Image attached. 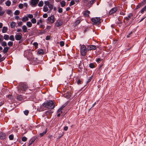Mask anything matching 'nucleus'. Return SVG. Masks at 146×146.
I'll return each mask as SVG.
<instances>
[{
  "instance_id": "nucleus-31",
  "label": "nucleus",
  "mask_w": 146,
  "mask_h": 146,
  "mask_svg": "<svg viewBox=\"0 0 146 146\" xmlns=\"http://www.w3.org/2000/svg\"><path fill=\"white\" fill-rule=\"evenodd\" d=\"M43 5V2L42 1H41L39 2V3L38 4V6L39 7H41Z\"/></svg>"
},
{
  "instance_id": "nucleus-33",
  "label": "nucleus",
  "mask_w": 146,
  "mask_h": 146,
  "mask_svg": "<svg viewBox=\"0 0 146 146\" xmlns=\"http://www.w3.org/2000/svg\"><path fill=\"white\" fill-rule=\"evenodd\" d=\"M1 45L3 46H7V43L5 41H3L2 42Z\"/></svg>"
},
{
  "instance_id": "nucleus-32",
  "label": "nucleus",
  "mask_w": 146,
  "mask_h": 146,
  "mask_svg": "<svg viewBox=\"0 0 146 146\" xmlns=\"http://www.w3.org/2000/svg\"><path fill=\"white\" fill-rule=\"evenodd\" d=\"M31 22L33 24H35L36 22V20L35 18H33L31 20Z\"/></svg>"
},
{
  "instance_id": "nucleus-63",
  "label": "nucleus",
  "mask_w": 146,
  "mask_h": 146,
  "mask_svg": "<svg viewBox=\"0 0 146 146\" xmlns=\"http://www.w3.org/2000/svg\"><path fill=\"white\" fill-rule=\"evenodd\" d=\"M81 81L80 80L78 79L77 81V83L78 84H81Z\"/></svg>"
},
{
  "instance_id": "nucleus-43",
  "label": "nucleus",
  "mask_w": 146,
  "mask_h": 146,
  "mask_svg": "<svg viewBox=\"0 0 146 146\" xmlns=\"http://www.w3.org/2000/svg\"><path fill=\"white\" fill-rule=\"evenodd\" d=\"M27 140V138L25 137H23L22 138V140L23 141H26Z\"/></svg>"
},
{
  "instance_id": "nucleus-40",
  "label": "nucleus",
  "mask_w": 146,
  "mask_h": 146,
  "mask_svg": "<svg viewBox=\"0 0 146 146\" xmlns=\"http://www.w3.org/2000/svg\"><path fill=\"white\" fill-rule=\"evenodd\" d=\"M27 16L28 17V18H29L30 19H33V15L32 14H27Z\"/></svg>"
},
{
  "instance_id": "nucleus-36",
  "label": "nucleus",
  "mask_w": 146,
  "mask_h": 146,
  "mask_svg": "<svg viewBox=\"0 0 146 146\" xmlns=\"http://www.w3.org/2000/svg\"><path fill=\"white\" fill-rule=\"evenodd\" d=\"M19 13L20 11L18 10H17L15 12L14 14L15 15H18L19 14Z\"/></svg>"
},
{
  "instance_id": "nucleus-57",
  "label": "nucleus",
  "mask_w": 146,
  "mask_h": 146,
  "mask_svg": "<svg viewBox=\"0 0 146 146\" xmlns=\"http://www.w3.org/2000/svg\"><path fill=\"white\" fill-rule=\"evenodd\" d=\"M48 17V15L46 13H44L43 15V17L44 18H46Z\"/></svg>"
},
{
  "instance_id": "nucleus-62",
  "label": "nucleus",
  "mask_w": 146,
  "mask_h": 146,
  "mask_svg": "<svg viewBox=\"0 0 146 146\" xmlns=\"http://www.w3.org/2000/svg\"><path fill=\"white\" fill-rule=\"evenodd\" d=\"M22 24L23 23L22 21H20L18 23V25L20 26H21L22 25Z\"/></svg>"
},
{
  "instance_id": "nucleus-59",
  "label": "nucleus",
  "mask_w": 146,
  "mask_h": 146,
  "mask_svg": "<svg viewBox=\"0 0 146 146\" xmlns=\"http://www.w3.org/2000/svg\"><path fill=\"white\" fill-rule=\"evenodd\" d=\"M50 37L49 36H47L46 38V40H48L50 39Z\"/></svg>"
},
{
  "instance_id": "nucleus-52",
  "label": "nucleus",
  "mask_w": 146,
  "mask_h": 146,
  "mask_svg": "<svg viewBox=\"0 0 146 146\" xmlns=\"http://www.w3.org/2000/svg\"><path fill=\"white\" fill-rule=\"evenodd\" d=\"M80 22V20H77L76 21L75 23V25H77L79 24Z\"/></svg>"
},
{
  "instance_id": "nucleus-17",
  "label": "nucleus",
  "mask_w": 146,
  "mask_h": 146,
  "mask_svg": "<svg viewBox=\"0 0 146 146\" xmlns=\"http://www.w3.org/2000/svg\"><path fill=\"white\" fill-rule=\"evenodd\" d=\"M15 25L16 23L15 22H14L12 21L10 23L11 27L12 28H14L15 27Z\"/></svg>"
},
{
  "instance_id": "nucleus-48",
  "label": "nucleus",
  "mask_w": 146,
  "mask_h": 146,
  "mask_svg": "<svg viewBox=\"0 0 146 146\" xmlns=\"http://www.w3.org/2000/svg\"><path fill=\"white\" fill-rule=\"evenodd\" d=\"M143 4H142V3H140L139 5H137L136 7V8L138 9L140 8L141 6L142 5H143Z\"/></svg>"
},
{
  "instance_id": "nucleus-56",
  "label": "nucleus",
  "mask_w": 146,
  "mask_h": 146,
  "mask_svg": "<svg viewBox=\"0 0 146 146\" xmlns=\"http://www.w3.org/2000/svg\"><path fill=\"white\" fill-rule=\"evenodd\" d=\"M8 98L9 99L11 100V99H13V96L12 95H8Z\"/></svg>"
},
{
  "instance_id": "nucleus-55",
  "label": "nucleus",
  "mask_w": 146,
  "mask_h": 146,
  "mask_svg": "<svg viewBox=\"0 0 146 146\" xmlns=\"http://www.w3.org/2000/svg\"><path fill=\"white\" fill-rule=\"evenodd\" d=\"M96 61L97 62L99 63L101 61V60L100 58H97L96 59Z\"/></svg>"
},
{
  "instance_id": "nucleus-44",
  "label": "nucleus",
  "mask_w": 146,
  "mask_h": 146,
  "mask_svg": "<svg viewBox=\"0 0 146 146\" xmlns=\"http://www.w3.org/2000/svg\"><path fill=\"white\" fill-rule=\"evenodd\" d=\"M48 6L50 10H51L53 9V6L52 5L50 4V5H48Z\"/></svg>"
},
{
  "instance_id": "nucleus-12",
  "label": "nucleus",
  "mask_w": 146,
  "mask_h": 146,
  "mask_svg": "<svg viewBox=\"0 0 146 146\" xmlns=\"http://www.w3.org/2000/svg\"><path fill=\"white\" fill-rule=\"evenodd\" d=\"M62 22L61 20H57L55 23V25L57 27H59L62 25Z\"/></svg>"
},
{
  "instance_id": "nucleus-7",
  "label": "nucleus",
  "mask_w": 146,
  "mask_h": 146,
  "mask_svg": "<svg viewBox=\"0 0 146 146\" xmlns=\"http://www.w3.org/2000/svg\"><path fill=\"white\" fill-rule=\"evenodd\" d=\"M117 7H114L112 8L109 11V14L110 15H111L115 13L117 11Z\"/></svg>"
},
{
  "instance_id": "nucleus-16",
  "label": "nucleus",
  "mask_w": 146,
  "mask_h": 146,
  "mask_svg": "<svg viewBox=\"0 0 146 146\" xmlns=\"http://www.w3.org/2000/svg\"><path fill=\"white\" fill-rule=\"evenodd\" d=\"M38 54L40 55H42L44 53V51L42 49L39 50L38 51Z\"/></svg>"
},
{
  "instance_id": "nucleus-50",
  "label": "nucleus",
  "mask_w": 146,
  "mask_h": 146,
  "mask_svg": "<svg viewBox=\"0 0 146 146\" xmlns=\"http://www.w3.org/2000/svg\"><path fill=\"white\" fill-rule=\"evenodd\" d=\"M0 137L1 139H3L5 138V136L4 134H0Z\"/></svg>"
},
{
  "instance_id": "nucleus-41",
  "label": "nucleus",
  "mask_w": 146,
  "mask_h": 146,
  "mask_svg": "<svg viewBox=\"0 0 146 146\" xmlns=\"http://www.w3.org/2000/svg\"><path fill=\"white\" fill-rule=\"evenodd\" d=\"M9 138L10 140H12L13 139V135L11 134L9 136Z\"/></svg>"
},
{
  "instance_id": "nucleus-26",
  "label": "nucleus",
  "mask_w": 146,
  "mask_h": 146,
  "mask_svg": "<svg viewBox=\"0 0 146 146\" xmlns=\"http://www.w3.org/2000/svg\"><path fill=\"white\" fill-rule=\"evenodd\" d=\"M95 0H92L90 1L89 3L87 4L88 6H89L90 7L94 3Z\"/></svg>"
},
{
  "instance_id": "nucleus-14",
  "label": "nucleus",
  "mask_w": 146,
  "mask_h": 146,
  "mask_svg": "<svg viewBox=\"0 0 146 146\" xmlns=\"http://www.w3.org/2000/svg\"><path fill=\"white\" fill-rule=\"evenodd\" d=\"M10 48L8 47H6L4 48L3 52L4 54L6 53L8 50Z\"/></svg>"
},
{
  "instance_id": "nucleus-25",
  "label": "nucleus",
  "mask_w": 146,
  "mask_h": 146,
  "mask_svg": "<svg viewBox=\"0 0 146 146\" xmlns=\"http://www.w3.org/2000/svg\"><path fill=\"white\" fill-rule=\"evenodd\" d=\"M5 4L7 6H9L11 4V2L9 0H7L5 3Z\"/></svg>"
},
{
  "instance_id": "nucleus-21",
  "label": "nucleus",
  "mask_w": 146,
  "mask_h": 146,
  "mask_svg": "<svg viewBox=\"0 0 146 146\" xmlns=\"http://www.w3.org/2000/svg\"><path fill=\"white\" fill-rule=\"evenodd\" d=\"M17 100L19 101H21L23 99V97L21 95H18L17 96Z\"/></svg>"
},
{
  "instance_id": "nucleus-53",
  "label": "nucleus",
  "mask_w": 146,
  "mask_h": 146,
  "mask_svg": "<svg viewBox=\"0 0 146 146\" xmlns=\"http://www.w3.org/2000/svg\"><path fill=\"white\" fill-rule=\"evenodd\" d=\"M60 44L61 46H63L64 45V43L62 41H61L60 42Z\"/></svg>"
},
{
  "instance_id": "nucleus-15",
  "label": "nucleus",
  "mask_w": 146,
  "mask_h": 146,
  "mask_svg": "<svg viewBox=\"0 0 146 146\" xmlns=\"http://www.w3.org/2000/svg\"><path fill=\"white\" fill-rule=\"evenodd\" d=\"M5 11L4 10H3L2 8L1 7H0V16H2L4 13Z\"/></svg>"
},
{
  "instance_id": "nucleus-42",
  "label": "nucleus",
  "mask_w": 146,
  "mask_h": 146,
  "mask_svg": "<svg viewBox=\"0 0 146 146\" xmlns=\"http://www.w3.org/2000/svg\"><path fill=\"white\" fill-rule=\"evenodd\" d=\"M44 3L46 5L45 6H48L49 5H50L49 2L48 1H44Z\"/></svg>"
},
{
  "instance_id": "nucleus-1",
  "label": "nucleus",
  "mask_w": 146,
  "mask_h": 146,
  "mask_svg": "<svg viewBox=\"0 0 146 146\" xmlns=\"http://www.w3.org/2000/svg\"><path fill=\"white\" fill-rule=\"evenodd\" d=\"M55 107L54 103L52 100H49L44 102L40 106V108H38L39 111H42L45 110V108L49 109H53Z\"/></svg>"
},
{
  "instance_id": "nucleus-20",
  "label": "nucleus",
  "mask_w": 146,
  "mask_h": 146,
  "mask_svg": "<svg viewBox=\"0 0 146 146\" xmlns=\"http://www.w3.org/2000/svg\"><path fill=\"white\" fill-rule=\"evenodd\" d=\"M7 30V27H3V28L2 30V32L3 33H6Z\"/></svg>"
},
{
  "instance_id": "nucleus-61",
  "label": "nucleus",
  "mask_w": 146,
  "mask_h": 146,
  "mask_svg": "<svg viewBox=\"0 0 146 146\" xmlns=\"http://www.w3.org/2000/svg\"><path fill=\"white\" fill-rule=\"evenodd\" d=\"M62 109H61L60 108H59L58 110V111H57V112H61V113H62Z\"/></svg>"
},
{
  "instance_id": "nucleus-24",
  "label": "nucleus",
  "mask_w": 146,
  "mask_h": 146,
  "mask_svg": "<svg viewBox=\"0 0 146 146\" xmlns=\"http://www.w3.org/2000/svg\"><path fill=\"white\" fill-rule=\"evenodd\" d=\"M90 13V12L89 11L87 10L84 12V15L85 16L88 17L89 16V14Z\"/></svg>"
},
{
  "instance_id": "nucleus-47",
  "label": "nucleus",
  "mask_w": 146,
  "mask_h": 146,
  "mask_svg": "<svg viewBox=\"0 0 146 146\" xmlns=\"http://www.w3.org/2000/svg\"><path fill=\"white\" fill-rule=\"evenodd\" d=\"M24 113L25 115H27L28 114L29 111L28 110H25L24 111Z\"/></svg>"
},
{
  "instance_id": "nucleus-8",
  "label": "nucleus",
  "mask_w": 146,
  "mask_h": 146,
  "mask_svg": "<svg viewBox=\"0 0 146 146\" xmlns=\"http://www.w3.org/2000/svg\"><path fill=\"white\" fill-rule=\"evenodd\" d=\"M96 48V46L94 45H89L88 46V50H95Z\"/></svg>"
},
{
  "instance_id": "nucleus-45",
  "label": "nucleus",
  "mask_w": 146,
  "mask_h": 146,
  "mask_svg": "<svg viewBox=\"0 0 146 146\" xmlns=\"http://www.w3.org/2000/svg\"><path fill=\"white\" fill-rule=\"evenodd\" d=\"M75 4V3L74 1H71V2H70V6H71L72 5H73Z\"/></svg>"
},
{
  "instance_id": "nucleus-10",
  "label": "nucleus",
  "mask_w": 146,
  "mask_h": 146,
  "mask_svg": "<svg viewBox=\"0 0 146 146\" xmlns=\"http://www.w3.org/2000/svg\"><path fill=\"white\" fill-rule=\"evenodd\" d=\"M133 14L132 13H129L127 17H125L124 18L125 21L126 20L127 23L130 19L133 16Z\"/></svg>"
},
{
  "instance_id": "nucleus-51",
  "label": "nucleus",
  "mask_w": 146,
  "mask_h": 146,
  "mask_svg": "<svg viewBox=\"0 0 146 146\" xmlns=\"http://www.w3.org/2000/svg\"><path fill=\"white\" fill-rule=\"evenodd\" d=\"M6 13L10 15L11 13V10L8 9L7 10Z\"/></svg>"
},
{
  "instance_id": "nucleus-54",
  "label": "nucleus",
  "mask_w": 146,
  "mask_h": 146,
  "mask_svg": "<svg viewBox=\"0 0 146 146\" xmlns=\"http://www.w3.org/2000/svg\"><path fill=\"white\" fill-rule=\"evenodd\" d=\"M39 27L40 28H41L42 29H44L45 27L44 25L43 24H40V26H39Z\"/></svg>"
},
{
  "instance_id": "nucleus-19",
  "label": "nucleus",
  "mask_w": 146,
  "mask_h": 146,
  "mask_svg": "<svg viewBox=\"0 0 146 146\" xmlns=\"http://www.w3.org/2000/svg\"><path fill=\"white\" fill-rule=\"evenodd\" d=\"M146 11V5L144 6L140 11L141 14H143L145 11Z\"/></svg>"
},
{
  "instance_id": "nucleus-29",
  "label": "nucleus",
  "mask_w": 146,
  "mask_h": 146,
  "mask_svg": "<svg viewBox=\"0 0 146 146\" xmlns=\"http://www.w3.org/2000/svg\"><path fill=\"white\" fill-rule=\"evenodd\" d=\"M9 39L13 41L15 40V38L14 36L13 35L10 36V37H9Z\"/></svg>"
},
{
  "instance_id": "nucleus-46",
  "label": "nucleus",
  "mask_w": 146,
  "mask_h": 146,
  "mask_svg": "<svg viewBox=\"0 0 146 146\" xmlns=\"http://www.w3.org/2000/svg\"><path fill=\"white\" fill-rule=\"evenodd\" d=\"M89 67L91 68H94V65L93 63H90L89 64Z\"/></svg>"
},
{
  "instance_id": "nucleus-34",
  "label": "nucleus",
  "mask_w": 146,
  "mask_h": 146,
  "mask_svg": "<svg viewBox=\"0 0 146 146\" xmlns=\"http://www.w3.org/2000/svg\"><path fill=\"white\" fill-rule=\"evenodd\" d=\"M52 113V111L51 110H47V111H46L45 112V113L46 115H48L49 114Z\"/></svg>"
},
{
  "instance_id": "nucleus-60",
  "label": "nucleus",
  "mask_w": 146,
  "mask_h": 146,
  "mask_svg": "<svg viewBox=\"0 0 146 146\" xmlns=\"http://www.w3.org/2000/svg\"><path fill=\"white\" fill-rule=\"evenodd\" d=\"M45 30H43L42 31L40 32V34H44L45 33Z\"/></svg>"
},
{
  "instance_id": "nucleus-23",
  "label": "nucleus",
  "mask_w": 146,
  "mask_h": 146,
  "mask_svg": "<svg viewBox=\"0 0 146 146\" xmlns=\"http://www.w3.org/2000/svg\"><path fill=\"white\" fill-rule=\"evenodd\" d=\"M3 38L5 40H8L9 39V36L8 35L5 34L3 36Z\"/></svg>"
},
{
  "instance_id": "nucleus-37",
  "label": "nucleus",
  "mask_w": 146,
  "mask_h": 146,
  "mask_svg": "<svg viewBox=\"0 0 146 146\" xmlns=\"http://www.w3.org/2000/svg\"><path fill=\"white\" fill-rule=\"evenodd\" d=\"M33 44L35 47L36 48H37L38 44L37 42H34L33 43Z\"/></svg>"
},
{
  "instance_id": "nucleus-64",
  "label": "nucleus",
  "mask_w": 146,
  "mask_h": 146,
  "mask_svg": "<svg viewBox=\"0 0 146 146\" xmlns=\"http://www.w3.org/2000/svg\"><path fill=\"white\" fill-rule=\"evenodd\" d=\"M143 4H144L146 3V0H143L141 2Z\"/></svg>"
},
{
  "instance_id": "nucleus-38",
  "label": "nucleus",
  "mask_w": 146,
  "mask_h": 146,
  "mask_svg": "<svg viewBox=\"0 0 146 146\" xmlns=\"http://www.w3.org/2000/svg\"><path fill=\"white\" fill-rule=\"evenodd\" d=\"M68 104V102H66L65 104L63 105L62 106H61L60 108L63 109V108L65 107Z\"/></svg>"
},
{
  "instance_id": "nucleus-13",
  "label": "nucleus",
  "mask_w": 146,
  "mask_h": 146,
  "mask_svg": "<svg viewBox=\"0 0 146 146\" xmlns=\"http://www.w3.org/2000/svg\"><path fill=\"white\" fill-rule=\"evenodd\" d=\"M22 29L24 33H27L28 32L27 28L25 25H23L22 26Z\"/></svg>"
},
{
  "instance_id": "nucleus-30",
  "label": "nucleus",
  "mask_w": 146,
  "mask_h": 146,
  "mask_svg": "<svg viewBox=\"0 0 146 146\" xmlns=\"http://www.w3.org/2000/svg\"><path fill=\"white\" fill-rule=\"evenodd\" d=\"M61 6L62 7H64L66 5V2L64 1H62L60 3Z\"/></svg>"
},
{
  "instance_id": "nucleus-5",
  "label": "nucleus",
  "mask_w": 146,
  "mask_h": 146,
  "mask_svg": "<svg viewBox=\"0 0 146 146\" xmlns=\"http://www.w3.org/2000/svg\"><path fill=\"white\" fill-rule=\"evenodd\" d=\"M23 35L21 33H17L15 36L16 40H21L22 38Z\"/></svg>"
},
{
  "instance_id": "nucleus-35",
  "label": "nucleus",
  "mask_w": 146,
  "mask_h": 146,
  "mask_svg": "<svg viewBox=\"0 0 146 146\" xmlns=\"http://www.w3.org/2000/svg\"><path fill=\"white\" fill-rule=\"evenodd\" d=\"M13 42L12 41H9V42H8V45L11 47V46H12V45H13Z\"/></svg>"
},
{
  "instance_id": "nucleus-22",
  "label": "nucleus",
  "mask_w": 146,
  "mask_h": 146,
  "mask_svg": "<svg viewBox=\"0 0 146 146\" xmlns=\"http://www.w3.org/2000/svg\"><path fill=\"white\" fill-rule=\"evenodd\" d=\"M26 25L28 27H32V24L30 21H28L27 22Z\"/></svg>"
},
{
  "instance_id": "nucleus-11",
  "label": "nucleus",
  "mask_w": 146,
  "mask_h": 146,
  "mask_svg": "<svg viewBox=\"0 0 146 146\" xmlns=\"http://www.w3.org/2000/svg\"><path fill=\"white\" fill-rule=\"evenodd\" d=\"M37 138V137L36 136H35L33 137L29 141V145H31L35 141L36 139Z\"/></svg>"
},
{
  "instance_id": "nucleus-9",
  "label": "nucleus",
  "mask_w": 146,
  "mask_h": 146,
  "mask_svg": "<svg viewBox=\"0 0 146 146\" xmlns=\"http://www.w3.org/2000/svg\"><path fill=\"white\" fill-rule=\"evenodd\" d=\"M39 0H32L31 4L33 6H35L38 3Z\"/></svg>"
},
{
  "instance_id": "nucleus-58",
  "label": "nucleus",
  "mask_w": 146,
  "mask_h": 146,
  "mask_svg": "<svg viewBox=\"0 0 146 146\" xmlns=\"http://www.w3.org/2000/svg\"><path fill=\"white\" fill-rule=\"evenodd\" d=\"M58 12L59 13H62V8H59L58 10Z\"/></svg>"
},
{
  "instance_id": "nucleus-4",
  "label": "nucleus",
  "mask_w": 146,
  "mask_h": 146,
  "mask_svg": "<svg viewBox=\"0 0 146 146\" xmlns=\"http://www.w3.org/2000/svg\"><path fill=\"white\" fill-rule=\"evenodd\" d=\"M91 20L93 23L94 24L96 25H98L101 23L100 17L92 18L91 19Z\"/></svg>"
},
{
  "instance_id": "nucleus-28",
  "label": "nucleus",
  "mask_w": 146,
  "mask_h": 146,
  "mask_svg": "<svg viewBox=\"0 0 146 146\" xmlns=\"http://www.w3.org/2000/svg\"><path fill=\"white\" fill-rule=\"evenodd\" d=\"M47 132V130L46 129L45 131H44L42 133H40V135L41 137L43 136Z\"/></svg>"
},
{
  "instance_id": "nucleus-39",
  "label": "nucleus",
  "mask_w": 146,
  "mask_h": 146,
  "mask_svg": "<svg viewBox=\"0 0 146 146\" xmlns=\"http://www.w3.org/2000/svg\"><path fill=\"white\" fill-rule=\"evenodd\" d=\"M92 76H91V77H90L89 78H88V80L87 81L86 83L87 84L89 83L90 82V81L92 79Z\"/></svg>"
},
{
  "instance_id": "nucleus-3",
  "label": "nucleus",
  "mask_w": 146,
  "mask_h": 146,
  "mask_svg": "<svg viewBox=\"0 0 146 146\" xmlns=\"http://www.w3.org/2000/svg\"><path fill=\"white\" fill-rule=\"evenodd\" d=\"M80 52L81 54L83 56H85L87 51L86 47L84 44H80Z\"/></svg>"
},
{
  "instance_id": "nucleus-49",
  "label": "nucleus",
  "mask_w": 146,
  "mask_h": 146,
  "mask_svg": "<svg viewBox=\"0 0 146 146\" xmlns=\"http://www.w3.org/2000/svg\"><path fill=\"white\" fill-rule=\"evenodd\" d=\"M23 5L22 3H20L19 5V7L20 9H22L23 8Z\"/></svg>"
},
{
  "instance_id": "nucleus-27",
  "label": "nucleus",
  "mask_w": 146,
  "mask_h": 146,
  "mask_svg": "<svg viewBox=\"0 0 146 146\" xmlns=\"http://www.w3.org/2000/svg\"><path fill=\"white\" fill-rule=\"evenodd\" d=\"M48 10V7L46 6H44L43 7V11L44 12H46Z\"/></svg>"
},
{
  "instance_id": "nucleus-18",
  "label": "nucleus",
  "mask_w": 146,
  "mask_h": 146,
  "mask_svg": "<svg viewBox=\"0 0 146 146\" xmlns=\"http://www.w3.org/2000/svg\"><path fill=\"white\" fill-rule=\"evenodd\" d=\"M28 20L29 18H28V17L26 16L24 17L22 19V21L24 22L28 21Z\"/></svg>"
},
{
  "instance_id": "nucleus-6",
  "label": "nucleus",
  "mask_w": 146,
  "mask_h": 146,
  "mask_svg": "<svg viewBox=\"0 0 146 146\" xmlns=\"http://www.w3.org/2000/svg\"><path fill=\"white\" fill-rule=\"evenodd\" d=\"M54 15H52L50 17H48L47 18V20L50 23L52 24L54 22Z\"/></svg>"
},
{
  "instance_id": "nucleus-2",
  "label": "nucleus",
  "mask_w": 146,
  "mask_h": 146,
  "mask_svg": "<svg viewBox=\"0 0 146 146\" xmlns=\"http://www.w3.org/2000/svg\"><path fill=\"white\" fill-rule=\"evenodd\" d=\"M28 86L27 83L21 82L19 84L18 87V91L19 93H23L26 90Z\"/></svg>"
}]
</instances>
